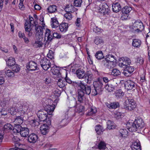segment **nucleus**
<instances>
[{
	"mask_svg": "<svg viewBox=\"0 0 150 150\" xmlns=\"http://www.w3.org/2000/svg\"><path fill=\"white\" fill-rule=\"evenodd\" d=\"M27 69L30 71H35L38 70L37 64L33 61H30L26 65Z\"/></svg>",
	"mask_w": 150,
	"mask_h": 150,
	"instance_id": "2eb2a0df",
	"label": "nucleus"
},
{
	"mask_svg": "<svg viewBox=\"0 0 150 150\" xmlns=\"http://www.w3.org/2000/svg\"><path fill=\"white\" fill-rule=\"evenodd\" d=\"M97 112V109L96 108L93 107H91L89 109L88 112L86 115L88 116H91L95 115Z\"/></svg>",
	"mask_w": 150,
	"mask_h": 150,
	"instance_id": "c9c22d12",
	"label": "nucleus"
},
{
	"mask_svg": "<svg viewBox=\"0 0 150 150\" xmlns=\"http://www.w3.org/2000/svg\"><path fill=\"white\" fill-rule=\"evenodd\" d=\"M133 27L137 28H140L142 29H144V26L143 23L141 21H136L133 25Z\"/></svg>",
	"mask_w": 150,
	"mask_h": 150,
	"instance_id": "4c0bfd02",
	"label": "nucleus"
},
{
	"mask_svg": "<svg viewBox=\"0 0 150 150\" xmlns=\"http://www.w3.org/2000/svg\"><path fill=\"white\" fill-rule=\"evenodd\" d=\"M40 62L41 67L45 70H47L51 67L50 61L46 58L42 59Z\"/></svg>",
	"mask_w": 150,
	"mask_h": 150,
	"instance_id": "f8f14e48",
	"label": "nucleus"
},
{
	"mask_svg": "<svg viewBox=\"0 0 150 150\" xmlns=\"http://www.w3.org/2000/svg\"><path fill=\"white\" fill-rule=\"evenodd\" d=\"M4 132L3 130H0V144L2 142L4 138Z\"/></svg>",
	"mask_w": 150,
	"mask_h": 150,
	"instance_id": "774afa93",
	"label": "nucleus"
},
{
	"mask_svg": "<svg viewBox=\"0 0 150 150\" xmlns=\"http://www.w3.org/2000/svg\"><path fill=\"white\" fill-rule=\"evenodd\" d=\"M107 125L108 128L109 129H115L116 127L114 122L110 120L107 122Z\"/></svg>",
	"mask_w": 150,
	"mask_h": 150,
	"instance_id": "a18cd8bd",
	"label": "nucleus"
},
{
	"mask_svg": "<svg viewBox=\"0 0 150 150\" xmlns=\"http://www.w3.org/2000/svg\"><path fill=\"white\" fill-rule=\"evenodd\" d=\"M78 92V96H77V100L80 103H83L84 102V94H83V93L81 92L80 93L79 92Z\"/></svg>",
	"mask_w": 150,
	"mask_h": 150,
	"instance_id": "58836bf2",
	"label": "nucleus"
},
{
	"mask_svg": "<svg viewBox=\"0 0 150 150\" xmlns=\"http://www.w3.org/2000/svg\"><path fill=\"white\" fill-rule=\"evenodd\" d=\"M94 42L95 44L97 45H98L99 44L103 43V41L100 37H96L95 38Z\"/></svg>",
	"mask_w": 150,
	"mask_h": 150,
	"instance_id": "6e6d98bb",
	"label": "nucleus"
},
{
	"mask_svg": "<svg viewBox=\"0 0 150 150\" xmlns=\"http://www.w3.org/2000/svg\"><path fill=\"white\" fill-rule=\"evenodd\" d=\"M66 115H67L69 117V120H68L67 119H64L62 120V122H66L65 124L62 125L63 127L64 126L67 125L68 123L70 121L71 118L75 116V112L74 109L72 108H70L67 111Z\"/></svg>",
	"mask_w": 150,
	"mask_h": 150,
	"instance_id": "1a4fd4ad",
	"label": "nucleus"
},
{
	"mask_svg": "<svg viewBox=\"0 0 150 150\" xmlns=\"http://www.w3.org/2000/svg\"><path fill=\"white\" fill-rule=\"evenodd\" d=\"M141 43L142 42L140 40L135 38L133 40L132 45L134 47L138 48L140 46Z\"/></svg>",
	"mask_w": 150,
	"mask_h": 150,
	"instance_id": "2f4dec72",
	"label": "nucleus"
},
{
	"mask_svg": "<svg viewBox=\"0 0 150 150\" xmlns=\"http://www.w3.org/2000/svg\"><path fill=\"white\" fill-rule=\"evenodd\" d=\"M29 133V130L27 127H22L20 133L21 136L23 137H26Z\"/></svg>",
	"mask_w": 150,
	"mask_h": 150,
	"instance_id": "393cba45",
	"label": "nucleus"
},
{
	"mask_svg": "<svg viewBox=\"0 0 150 150\" xmlns=\"http://www.w3.org/2000/svg\"><path fill=\"white\" fill-rule=\"evenodd\" d=\"M112 7L113 11L115 13L118 12L121 9L120 5L118 3L112 4Z\"/></svg>",
	"mask_w": 150,
	"mask_h": 150,
	"instance_id": "cd10ccee",
	"label": "nucleus"
},
{
	"mask_svg": "<svg viewBox=\"0 0 150 150\" xmlns=\"http://www.w3.org/2000/svg\"><path fill=\"white\" fill-rule=\"evenodd\" d=\"M5 71V76H7L8 77H13L14 76V73L11 70H7L6 69L4 70Z\"/></svg>",
	"mask_w": 150,
	"mask_h": 150,
	"instance_id": "de8ad7c7",
	"label": "nucleus"
},
{
	"mask_svg": "<svg viewBox=\"0 0 150 150\" xmlns=\"http://www.w3.org/2000/svg\"><path fill=\"white\" fill-rule=\"evenodd\" d=\"M121 74L120 71L116 69H113L112 70L111 74L114 76H117L120 75Z\"/></svg>",
	"mask_w": 150,
	"mask_h": 150,
	"instance_id": "3c124183",
	"label": "nucleus"
},
{
	"mask_svg": "<svg viewBox=\"0 0 150 150\" xmlns=\"http://www.w3.org/2000/svg\"><path fill=\"white\" fill-rule=\"evenodd\" d=\"M7 114V110H5L4 109H2L0 111V115L2 116H5Z\"/></svg>",
	"mask_w": 150,
	"mask_h": 150,
	"instance_id": "69168bd1",
	"label": "nucleus"
},
{
	"mask_svg": "<svg viewBox=\"0 0 150 150\" xmlns=\"http://www.w3.org/2000/svg\"><path fill=\"white\" fill-rule=\"evenodd\" d=\"M103 64L107 68L112 69L115 67L116 65V62L110 61L102 62Z\"/></svg>",
	"mask_w": 150,
	"mask_h": 150,
	"instance_id": "5701e85b",
	"label": "nucleus"
},
{
	"mask_svg": "<svg viewBox=\"0 0 150 150\" xmlns=\"http://www.w3.org/2000/svg\"><path fill=\"white\" fill-rule=\"evenodd\" d=\"M105 105L108 108L114 109L117 108L120 106L119 103L117 102L111 103H105Z\"/></svg>",
	"mask_w": 150,
	"mask_h": 150,
	"instance_id": "412c9836",
	"label": "nucleus"
},
{
	"mask_svg": "<svg viewBox=\"0 0 150 150\" xmlns=\"http://www.w3.org/2000/svg\"><path fill=\"white\" fill-rule=\"evenodd\" d=\"M57 67L56 65L52 67L51 69V71L53 74L56 75L58 77H60L61 76V74L58 69H57Z\"/></svg>",
	"mask_w": 150,
	"mask_h": 150,
	"instance_id": "bb28decb",
	"label": "nucleus"
},
{
	"mask_svg": "<svg viewBox=\"0 0 150 150\" xmlns=\"http://www.w3.org/2000/svg\"><path fill=\"white\" fill-rule=\"evenodd\" d=\"M132 124L131 127L128 128L129 131L139 132L144 129L145 124L141 118L135 119Z\"/></svg>",
	"mask_w": 150,
	"mask_h": 150,
	"instance_id": "7ed1b4c3",
	"label": "nucleus"
},
{
	"mask_svg": "<svg viewBox=\"0 0 150 150\" xmlns=\"http://www.w3.org/2000/svg\"><path fill=\"white\" fill-rule=\"evenodd\" d=\"M73 86L78 88L77 92L83 93V94L89 95L91 92V86L85 84L81 81L75 82L73 83Z\"/></svg>",
	"mask_w": 150,
	"mask_h": 150,
	"instance_id": "f03ea898",
	"label": "nucleus"
},
{
	"mask_svg": "<svg viewBox=\"0 0 150 150\" xmlns=\"http://www.w3.org/2000/svg\"><path fill=\"white\" fill-rule=\"evenodd\" d=\"M4 128L7 129L12 130L13 129V126L10 124H7L4 126Z\"/></svg>",
	"mask_w": 150,
	"mask_h": 150,
	"instance_id": "0e129e2a",
	"label": "nucleus"
},
{
	"mask_svg": "<svg viewBox=\"0 0 150 150\" xmlns=\"http://www.w3.org/2000/svg\"><path fill=\"white\" fill-rule=\"evenodd\" d=\"M95 56L97 59L99 60L101 59L104 57L103 54L101 51L97 52L95 54Z\"/></svg>",
	"mask_w": 150,
	"mask_h": 150,
	"instance_id": "49530a36",
	"label": "nucleus"
},
{
	"mask_svg": "<svg viewBox=\"0 0 150 150\" xmlns=\"http://www.w3.org/2000/svg\"><path fill=\"white\" fill-rule=\"evenodd\" d=\"M16 112V109L15 107H12L8 110V112L12 115L15 114Z\"/></svg>",
	"mask_w": 150,
	"mask_h": 150,
	"instance_id": "bf43d9fd",
	"label": "nucleus"
},
{
	"mask_svg": "<svg viewBox=\"0 0 150 150\" xmlns=\"http://www.w3.org/2000/svg\"><path fill=\"white\" fill-rule=\"evenodd\" d=\"M57 85L60 88H62L65 86V84L63 83V81L61 79L58 80Z\"/></svg>",
	"mask_w": 150,
	"mask_h": 150,
	"instance_id": "052dcab7",
	"label": "nucleus"
},
{
	"mask_svg": "<svg viewBox=\"0 0 150 150\" xmlns=\"http://www.w3.org/2000/svg\"><path fill=\"white\" fill-rule=\"evenodd\" d=\"M38 136L35 133L30 134L28 137V141L30 143L34 144L38 141Z\"/></svg>",
	"mask_w": 150,
	"mask_h": 150,
	"instance_id": "dca6fc26",
	"label": "nucleus"
},
{
	"mask_svg": "<svg viewBox=\"0 0 150 150\" xmlns=\"http://www.w3.org/2000/svg\"><path fill=\"white\" fill-rule=\"evenodd\" d=\"M68 28V24L67 23H62L59 25V31L63 33H64L67 32Z\"/></svg>",
	"mask_w": 150,
	"mask_h": 150,
	"instance_id": "aec40b11",
	"label": "nucleus"
},
{
	"mask_svg": "<svg viewBox=\"0 0 150 150\" xmlns=\"http://www.w3.org/2000/svg\"><path fill=\"white\" fill-rule=\"evenodd\" d=\"M45 30L44 27L38 25H35V30L36 31V37L37 40L33 43V45L35 47H40L43 45L42 41L43 38V30Z\"/></svg>",
	"mask_w": 150,
	"mask_h": 150,
	"instance_id": "f257e3e1",
	"label": "nucleus"
},
{
	"mask_svg": "<svg viewBox=\"0 0 150 150\" xmlns=\"http://www.w3.org/2000/svg\"><path fill=\"white\" fill-rule=\"evenodd\" d=\"M64 10L66 12L72 13L76 11L77 9L74 7V5H68L65 7Z\"/></svg>",
	"mask_w": 150,
	"mask_h": 150,
	"instance_id": "4be33fe9",
	"label": "nucleus"
},
{
	"mask_svg": "<svg viewBox=\"0 0 150 150\" xmlns=\"http://www.w3.org/2000/svg\"><path fill=\"white\" fill-rule=\"evenodd\" d=\"M116 62L117 61L116 57L112 54H109L105 56V57L103 60L102 62H109L110 61Z\"/></svg>",
	"mask_w": 150,
	"mask_h": 150,
	"instance_id": "6ab92c4d",
	"label": "nucleus"
},
{
	"mask_svg": "<svg viewBox=\"0 0 150 150\" xmlns=\"http://www.w3.org/2000/svg\"><path fill=\"white\" fill-rule=\"evenodd\" d=\"M61 35L57 33H54L48 29H47L45 33V37L44 44L48 45L52 40L54 38L59 39L61 38Z\"/></svg>",
	"mask_w": 150,
	"mask_h": 150,
	"instance_id": "20e7f679",
	"label": "nucleus"
},
{
	"mask_svg": "<svg viewBox=\"0 0 150 150\" xmlns=\"http://www.w3.org/2000/svg\"><path fill=\"white\" fill-rule=\"evenodd\" d=\"M28 24V22H25V28L26 33L29 32L31 30V28H29L28 26H26Z\"/></svg>",
	"mask_w": 150,
	"mask_h": 150,
	"instance_id": "338daca9",
	"label": "nucleus"
},
{
	"mask_svg": "<svg viewBox=\"0 0 150 150\" xmlns=\"http://www.w3.org/2000/svg\"><path fill=\"white\" fill-rule=\"evenodd\" d=\"M93 78V75L91 72L89 71H87L86 73V76L85 77V78L87 79V83H90Z\"/></svg>",
	"mask_w": 150,
	"mask_h": 150,
	"instance_id": "7c9ffc66",
	"label": "nucleus"
},
{
	"mask_svg": "<svg viewBox=\"0 0 150 150\" xmlns=\"http://www.w3.org/2000/svg\"><path fill=\"white\" fill-rule=\"evenodd\" d=\"M131 147L132 150H141L140 144L139 142L133 143Z\"/></svg>",
	"mask_w": 150,
	"mask_h": 150,
	"instance_id": "c85d7f7f",
	"label": "nucleus"
},
{
	"mask_svg": "<svg viewBox=\"0 0 150 150\" xmlns=\"http://www.w3.org/2000/svg\"><path fill=\"white\" fill-rule=\"evenodd\" d=\"M124 86L127 90H134L137 88V84L133 81L128 80L125 82Z\"/></svg>",
	"mask_w": 150,
	"mask_h": 150,
	"instance_id": "9d476101",
	"label": "nucleus"
},
{
	"mask_svg": "<svg viewBox=\"0 0 150 150\" xmlns=\"http://www.w3.org/2000/svg\"><path fill=\"white\" fill-rule=\"evenodd\" d=\"M144 62L143 58L141 57H139L136 59L135 63L137 65L142 64Z\"/></svg>",
	"mask_w": 150,
	"mask_h": 150,
	"instance_id": "5fc2aeb1",
	"label": "nucleus"
},
{
	"mask_svg": "<svg viewBox=\"0 0 150 150\" xmlns=\"http://www.w3.org/2000/svg\"><path fill=\"white\" fill-rule=\"evenodd\" d=\"M28 108V105L26 103L21 104L18 108V112H21V114H24L27 111Z\"/></svg>",
	"mask_w": 150,
	"mask_h": 150,
	"instance_id": "a211bd4d",
	"label": "nucleus"
},
{
	"mask_svg": "<svg viewBox=\"0 0 150 150\" xmlns=\"http://www.w3.org/2000/svg\"><path fill=\"white\" fill-rule=\"evenodd\" d=\"M6 62L7 65L8 66H12L15 64V59L12 57H9L6 60Z\"/></svg>",
	"mask_w": 150,
	"mask_h": 150,
	"instance_id": "f704fd0d",
	"label": "nucleus"
},
{
	"mask_svg": "<svg viewBox=\"0 0 150 150\" xmlns=\"http://www.w3.org/2000/svg\"><path fill=\"white\" fill-rule=\"evenodd\" d=\"M57 10V6L54 5H52L49 6L47 9V11L48 12L52 13H55Z\"/></svg>",
	"mask_w": 150,
	"mask_h": 150,
	"instance_id": "c756f323",
	"label": "nucleus"
},
{
	"mask_svg": "<svg viewBox=\"0 0 150 150\" xmlns=\"http://www.w3.org/2000/svg\"><path fill=\"white\" fill-rule=\"evenodd\" d=\"M23 117L21 115L16 116L15 119V121L17 124L21 125L23 121Z\"/></svg>",
	"mask_w": 150,
	"mask_h": 150,
	"instance_id": "a19ab883",
	"label": "nucleus"
},
{
	"mask_svg": "<svg viewBox=\"0 0 150 150\" xmlns=\"http://www.w3.org/2000/svg\"><path fill=\"white\" fill-rule=\"evenodd\" d=\"M91 28L93 30V32L95 33L99 34L101 32V29L96 26L94 23H91Z\"/></svg>",
	"mask_w": 150,
	"mask_h": 150,
	"instance_id": "473e14b6",
	"label": "nucleus"
},
{
	"mask_svg": "<svg viewBox=\"0 0 150 150\" xmlns=\"http://www.w3.org/2000/svg\"><path fill=\"white\" fill-rule=\"evenodd\" d=\"M123 92L121 89H119L116 91L115 93L116 98L117 99L122 98L123 96Z\"/></svg>",
	"mask_w": 150,
	"mask_h": 150,
	"instance_id": "c03bdc74",
	"label": "nucleus"
},
{
	"mask_svg": "<svg viewBox=\"0 0 150 150\" xmlns=\"http://www.w3.org/2000/svg\"><path fill=\"white\" fill-rule=\"evenodd\" d=\"M54 52L52 50H49L48 53L47 54L48 57L51 59L54 58Z\"/></svg>",
	"mask_w": 150,
	"mask_h": 150,
	"instance_id": "680f3d73",
	"label": "nucleus"
},
{
	"mask_svg": "<svg viewBox=\"0 0 150 150\" xmlns=\"http://www.w3.org/2000/svg\"><path fill=\"white\" fill-rule=\"evenodd\" d=\"M64 16L65 19L68 21L70 20L72 18V15L70 13L66 12Z\"/></svg>",
	"mask_w": 150,
	"mask_h": 150,
	"instance_id": "13d9d810",
	"label": "nucleus"
},
{
	"mask_svg": "<svg viewBox=\"0 0 150 150\" xmlns=\"http://www.w3.org/2000/svg\"><path fill=\"white\" fill-rule=\"evenodd\" d=\"M82 2V0H74L73 3L74 5L76 7H80L81 6Z\"/></svg>",
	"mask_w": 150,
	"mask_h": 150,
	"instance_id": "4d7b16f0",
	"label": "nucleus"
},
{
	"mask_svg": "<svg viewBox=\"0 0 150 150\" xmlns=\"http://www.w3.org/2000/svg\"><path fill=\"white\" fill-rule=\"evenodd\" d=\"M119 135L121 137H126L128 134V132L125 129H121L119 130Z\"/></svg>",
	"mask_w": 150,
	"mask_h": 150,
	"instance_id": "79ce46f5",
	"label": "nucleus"
},
{
	"mask_svg": "<svg viewBox=\"0 0 150 150\" xmlns=\"http://www.w3.org/2000/svg\"><path fill=\"white\" fill-rule=\"evenodd\" d=\"M76 74L77 77L79 79L83 78L86 74L85 71L83 69H79L76 72Z\"/></svg>",
	"mask_w": 150,
	"mask_h": 150,
	"instance_id": "a878e982",
	"label": "nucleus"
},
{
	"mask_svg": "<svg viewBox=\"0 0 150 150\" xmlns=\"http://www.w3.org/2000/svg\"><path fill=\"white\" fill-rule=\"evenodd\" d=\"M93 85L94 89L92 92V95L96 96L98 94H102L104 88L102 78H98L96 81L93 82Z\"/></svg>",
	"mask_w": 150,
	"mask_h": 150,
	"instance_id": "39448f33",
	"label": "nucleus"
},
{
	"mask_svg": "<svg viewBox=\"0 0 150 150\" xmlns=\"http://www.w3.org/2000/svg\"><path fill=\"white\" fill-rule=\"evenodd\" d=\"M48 114L46 111L43 109L41 110L38 111L37 114L39 120L40 121H45L47 120Z\"/></svg>",
	"mask_w": 150,
	"mask_h": 150,
	"instance_id": "ddd939ff",
	"label": "nucleus"
},
{
	"mask_svg": "<svg viewBox=\"0 0 150 150\" xmlns=\"http://www.w3.org/2000/svg\"><path fill=\"white\" fill-rule=\"evenodd\" d=\"M18 34L20 38H23V39L25 43L27 44L29 42L28 39L26 37L24 33H22V32L20 31L18 32Z\"/></svg>",
	"mask_w": 150,
	"mask_h": 150,
	"instance_id": "72a5a7b5",
	"label": "nucleus"
},
{
	"mask_svg": "<svg viewBox=\"0 0 150 150\" xmlns=\"http://www.w3.org/2000/svg\"><path fill=\"white\" fill-rule=\"evenodd\" d=\"M45 109H43L46 111L47 113L50 115H52L54 110V108L53 105H47L44 108Z\"/></svg>",
	"mask_w": 150,
	"mask_h": 150,
	"instance_id": "b1692460",
	"label": "nucleus"
},
{
	"mask_svg": "<svg viewBox=\"0 0 150 150\" xmlns=\"http://www.w3.org/2000/svg\"><path fill=\"white\" fill-rule=\"evenodd\" d=\"M8 103V100L6 99H4L3 101H1L0 103V105L2 107H4L6 106Z\"/></svg>",
	"mask_w": 150,
	"mask_h": 150,
	"instance_id": "e2e57ef3",
	"label": "nucleus"
},
{
	"mask_svg": "<svg viewBox=\"0 0 150 150\" xmlns=\"http://www.w3.org/2000/svg\"><path fill=\"white\" fill-rule=\"evenodd\" d=\"M134 70V67L131 66H127L124 70L123 73L126 76H130Z\"/></svg>",
	"mask_w": 150,
	"mask_h": 150,
	"instance_id": "f3484780",
	"label": "nucleus"
},
{
	"mask_svg": "<svg viewBox=\"0 0 150 150\" xmlns=\"http://www.w3.org/2000/svg\"><path fill=\"white\" fill-rule=\"evenodd\" d=\"M125 108L126 110H132L136 107V103L134 99H129L125 102Z\"/></svg>",
	"mask_w": 150,
	"mask_h": 150,
	"instance_id": "423d86ee",
	"label": "nucleus"
},
{
	"mask_svg": "<svg viewBox=\"0 0 150 150\" xmlns=\"http://www.w3.org/2000/svg\"><path fill=\"white\" fill-rule=\"evenodd\" d=\"M12 67V70L15 72L18 73L19 71L20 70V68L19 65L17 64H14Z\"/></svg>",
	"mask_w": 150,
	"mask_h": 150,
	"instance_id": "864d4df0",
	"label": "nucleus"
},
{
	"mask_svg": "<svg viewBox=\"0 0 150 150\" xmlns=\"http://www.w3.org/2000/svg\"><path fill=\"white\" fill-rule=\"evenodd\" d=\"M52 23L51 26L53 28H56L58 26L59 24L57 18L55 17H53L51 18Z\"/></svg>",
	"mask_w": 150,
	"mask_h": 150,
	"instance_id": "e433bc0d",
	"label": "nucleus"
},
{
	"mask_svg": "<svg viewBox=\"0 0 150 150\" xmlns=\"http://www.w3.org/2000/svg\"><path fill=\"white\" fill-rule=\"evenodd\" d=\"M95 129L96 133L98 134H102L104 131L103 127L99 125L95 126Z\"/></svg>",
	"mask_w": 150,
	"mask_h": 150,
	"instance_id": "ea45409f",
	"label": "nucleus"
},
{
	"mask_svg": "<svg viewBox=\"0 0 150 150\" xmlns=\"http://www.w3.org/2000/svg\"><path fill=\"white\" fill-rule=\"evenodd\" d=\"M105 89L108 92L112 91L115 89V87L112 84L110 83H107L105 86Z\"/></svg>",
	"mask_w": 150,
	"mask_h": 150,
	"instance_id": "37998d69",
	"label": "nucleus"
},
{
	"mask_svg": "<svg viewBox=\"0 0 150 150\" xmlns=\"http://www.w3.org/2000/svg\"><path fill=\"white\" fill-rule=\"evenodd\" d=\"M51 121L48 120L47 123L44 124L40 127V131L43 135L47 134L49 131L50 125H51Z\"/></svg>",
	"mask_w": 150,
	"mask_h": 150,
	"instance_id": "9b49d317",
	"label": "nucleus"
},
{
	"mask_svg": "<svg viewBox=\"0 0 150 150\" xmlns=\"http://www.w3.org/2000/svg\"><path fill=\"white\" fill-rule=\"evenodd\" d=\"M131 62V61L129 58L127 57H125L120 60L118 63L120 67L124 68L130 64Z\"/></svg>",
	"mask_w": 150,
	"mask_h": 150,
	"instance_id": "4468645a",
	"label": "nucleus"
},
{
	"mask_svg": "<svg viewBox=\"0 0 150 150\" xmlns=\"http://www.w3.org/2000/svg\"><path fill=\"white\" fill-rule=\"evenodd\" d=\"M23 127L18 124H17L13 127V130L14 132L20 133Z\"/></svg>",
	"mask_w": 150,
	"mask_h": 150,
	"instance_id": "09e8293b",
	"label": "nucleus"
},
{
	"mask_svg": "<svg viewBox=\"0 0 150 150\" xmlns=\"http://www.w3.org/2000/svg\"><path fill=\"white\" fill-rule=\"evenodd\" d=\"M99 11L103 15H109L110 12V11L107 4L103 3L101 4L99 6Z\"/></svg>",
	"mask_w": 150,
	"mask_h": 150,
	"instance_id": "0eeeda50",
	"label": "nucleus"
},
{
	"mask_svg": "<svg viewBox=\"0 0 150 150\" xmlns=\"http://www.w3.org/2000/svg\"><path fill=\"white\" fill-rule=\"evenodd\" d=\"M29 123L33 127L38 126L40 125L39 121L38 120L33 119L31 120L30 121Z\"/></svg>",
	"mask_w": 150,
	"mask_h": 150,
	"instance_id": "8fccbe9b",
	"label": "nucleus"
},
{
	"mask_svg": "<svg viewBox=\"0 0 150 150\" xmlns=\"http://www.w3.org/2000/svg\"><path fill=\"white\" fill-rule=\"evenodd\" d=\"M98 147L99 149H105L106 148V144L104 142L101 141L99 143Z\"/></svg>",
	"mask_w": 150,
	"mask_h": 150,
	"instance_id": "603ef678",
	"label": "nucleus"
},
{
	"mask_svg": "<svg viewBox=\"0 0 150 150\" xmlns=\"http://www.w3.org/2000/svg\"><path fill=\"white\" fill-rule=\"evenodd\" d=\"M132 8L129 6H125L122 9V15L121 18L122 20H127L129 18V13L132 11Z\"/></svg>",
	"mask_w": 150,
	"mask_h": 150,
	"instance_id": "6e6552de",
	"label": "nucleus"
}]
</instances>
